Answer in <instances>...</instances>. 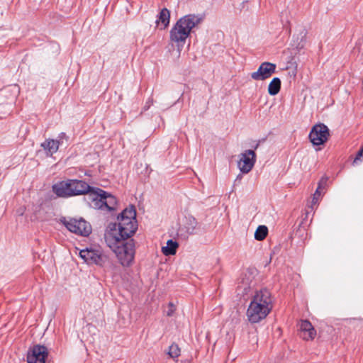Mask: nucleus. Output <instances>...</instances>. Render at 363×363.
<instances>
[{"mask_svg":"<svg viewBox=\"0 0 363 363\" xmlns=\"http://www.w3.org/2000/svg\"><path fill=\"white\" fill-rule=\"evenodd\" d=\"M90 187L86 182L79 179H67L58 182L52 186V191L61 198H69L80 195H86Z\"/></svg>","mask_w":363,"mask_h":363,"instance_id":"4","label":"nucleus"},{"mask_svg":"<svg viewBox=\"0 0 363 363\" xmlns=\"http://www.w3.org/2000/svg\"><path fill=\"white\" fill-rule=\"evenodd\" d=\"M330 137L329 129L323 123L315 124L309 133V139L313 145H321L326 143Z\"/></svg>","mask_w":363,"mask_h":363,"instance_id":"8","label":"nucleus"},{"mask_svg":"<svg viewBox=\"0 0 363 363\" xmlns=\"http://www.w3.org/2000/svg\"><path fill=\"white\" fill-rule=\"evenodd\" d=\"M325 183H326V180H323V179H321V180L320 181V182L318 183V188H317V189H316L315 192V193H314V194H313V201H314V200H318V198H319V197H320V189L322 188V185H323V184H325Z\"/></svg>","mask_w":363,"mask_h":363,"instance_id":"24","label":"nucleus"},{"mask_svg":"<svg viewBox=\"0 0 363 363\" xmlns=\"http://www.w3.org/2000/svg\"><path fill=\"white\" fill-rule=\"evenodd\" d=\"M251 301L257 302V303H260L262 306H269L271 309H272L273 307L271 293L267 289L257 291L252 296Z\"/></svg>","mask_w":363,"mask_h":363,"instance_id":"13","label":"nucleus"},{"mask_svg":"<svg viewBox=\"0 0 363 363\" xmlns=\"http://www.w3.org/2000/svg\"><path fill=\"white\" fill-rule=\"evenodd\" d=\"M106 191L97 187H90V191L87 193L88 198L90 200V206L94 209L106 211L105 208L106 202L104 201V195Z\"/></svg>","mask_w":363,"mask_h":363,"instance_id":"9","label":"nucleus"},{"mask_svg":"<svg viewBox=\"0 0 363 363\" xmlns=\"http://www.w3.org/2000/svg\"><path fill=\"white\" fill-rule=\"evenodd\" d=\"M238 166L240 172L247 174L253 168L256 162V154L254 150H247L239 155Z\"/></svg>","mask_w":363,"mask_h":363,"instance_id":"10","label":"nucleus"},{"mask_svg":"<svg viewBox=\"0 0 363 363\" xmlns=\"http://www.w3.org/2000/svg\"><path fill=\"white\" fill-rule=\"evenodd\" d=\"M60 144V142L58 140L48 139L43 143L41 146L45 150L48 151L50 155H52L57 151Z\"/></svg>","mask_w":363,"mask_h":363,"instance_id":"15","label":"nucleus"},{"mask_svg":"<svg viewBox=\"0 0 363 363\" xmlns=\"http://www.w3.org/2000/svg\"><path fill=\"white\" fill-rule=\"evenodd\" d=\"M198 223L193 217L186 219V223L184 226L186 231L189 235H192L196 233Z\"/></svg>","mask_w":363,"mask_h":363,"instance_id":"20","label":"nucleus"},{"mask_svg":"<svg viewBox=\"0 0 363 363\" xmlns=\"http://www.w3.org/2000/svg\"><path fill=\"white\" fill-rule=\"evenodd\" d=\"M268 234V228L265 225H259L255 233V238L258 241L263 240Z\"/></svg>","mask_w":363,"mask_h":363,"instance_id":"21","label":"nucleus"},{"mask_svg":"<svg viewBox=\"0 0 363 363\" xmlns=\"http://www.w3.org/2000/svg\"><path fill=\"white\" fill-rule=\"evenodd\" d=\"M178 247L179 245L176 241L169 240L167 242V245L165 247H162V252L166 256L174 255L176 254Z\"/></svg>","mask_w":363,"mask_h":363,"instance_id":"17","label":"nucleus"},{"mask_svg":"<svg viewBox=\"0 0 363 363\" xmlns=\"http://www.w3.org/2000/svg\"><path fill=\"white\" fill-rule=\"evenodd\" d=\"M276 65L269 62H262L256 72L251 73V78L256 81H263L269 78L276 72Z\"/></svg>","mask_w":363,"mask_h":363,"instance_id":"11","label":"nucleus"},{"mask_svg":"<svg viewBox=\"0 0 363 363\" xmlns=\"http://www.w3.org/2000/svg\"><path fill=\"white\" fill-rule=\"evenodd\" d=\"M363 146L360 148V150L357 153L355 158L353 160V165L357 164L359 161L362 162L363 160Z\"/></svg>","mask_w":363,"mask_h":363,"instance_id":"25","label":"nucleus"},{"mask_svg":"<svg viewBox=\"0 0 363 363\" xmlns=\"http://www.w3.org/2000/svg\"><path fill=\"white\" fill-rule=\"evenodd\" d=\"M301 337L305 340L314 339L316 331L312 324L307 320H302L300 325Z\"/></svg>","mask_w":363,"mask_h":363,"instance_id":"14","label":"nucleus"},{"mask_svg":"<svg viewBox=\"0 0 363 363\" xmlns=\"http://www.w3.org/2000/svg\"><path fill=\"white\" fill-rule=\"evenodd\" d=\"M48 354V350L45 346L35 345L28 354L27 362L28 363H45Z\"/></svg>","mask_w":363,"mask_h":363,"instance_id":"12","label":"nucleus"},{"mask_svg":"<svg viewBox=\"0 0 363 363\" xmlns=\"http://www.w3.org/2000/svg\"><path fill=\"white\" fill-rule=\"evenodd\" d=\"M281 80L278 77H274L272 79V80L270 82L269 86H268V93L271 96L277 95L281 89Z\"/></svg>","mask_w":363,"mask_h":363,"instance_id":"19","label":"nucleus"},{"mask_svg":"<svg viewBox=\"0 0 363 363\" xmlns=\"http://www.w3.org/2000/svg\"><path fill=\"white\" fill-rule=\"evenodd\" d=\"M169 18H170V12L169 11L164 8L161 10L159 13L158 18L156 20V23L159 25L161 23L162 25L163 29L166 28L169 24Z\"/></svg>","mask_w":363,"mask_h":363,"instance_id":"16","label":"nucleus"},{"mask_svg":"<svg viewBox=\"0 0 363 363\" xmlns=\"http://www.w3.org/2000/svg\"><path fill=\"white\" fill-rule=\"evenodd\" d=\"M300 41L296 45L297 49L301 50L303 48L306 43V32L303 30L300 33Z\"/></svg>","mask_w":363,"mask_h":363,"instance_id":"23","label":"nucleus"},{"mask_svg":"<svg viewBox=\"0 0 363 363\" xmlns=\"http://www.w3.org/2000/svg\"><path fill=\"white\" fill-rule=\"evenodd\" d=\"M117 219L118 223H110L106 232L114 230L116 235H119L122 238H130L138 228L135 206L131 205L125 208Z\"/></svg>","mask_w":363,"mask_h":363,"instance_id":"3","label":"nucleus"},{"mask_svg":"<svg viewBox=\"0 0 363 363\" xmlns=\"http://www.w3.org/2000/svg\"><path fill=\"white\" fill-rule=\"evenodd\" d=\"M116 233L106 232L105 242L107 246L116 254L120 263L124 267L130 266L135 257V241L133 239L122 238Z\"/></svg>","mask_w":363,"mask_h":363,"instance_id":"1","label":"nucleus"},{"mask_svg":"<svg viewBox=\"0 0 363 363\" xmlns=\"http://www.w3.org/2000/svg\"><path fill=\"white\" fill-rule=\"evenodd\" d=\"M258 146H259V143H257V145L255 147V149H257L258 147Z\"/></svg>","mask_w":363,"mask_h":363,"instance_id":"28","label":"nucleus"},{"mask_svg":"<svg viewBox=\"0 0 363 363\" xmlns=\"http://www.w3.org/2000/svg\"><path fill=\"white\" fill-rule=\"evenodd\" d=\"M79 257L87 264H96L99 267H105L108 262V257L102 253L99 250L85 248L79 251Z\"/></svg>","mask_w":363,"mask_h":363,"instance_id":"5","label":"nucleus"},{"mask_svg":"<svg viewBox=\"0 0 363 363\" xmlns=\"http://www.w3.org/2000/svg\"><path fill=\"white\" fill-rule=\"evenodd\" d=\"M167 354L171 358H177L180 355V348L178 345L172 343L169 347Z\"/></svg>","mask_w":363,"mask_h":363,"instance_id":"22","label":"nucleus"},{"mask_svg":"<svg viewBox=\"0 0 363 363\" xmlns=\"http://www.w3.org/2000/svg\"><path fill=\"white\" fill-rule=\"evenodd\" d=\"M175 309H176V308H175L174 305L172 303H171V302H170V303H169V309H168V311H167V315L168 316H172V315L174 314V311H175Z\"/></svg>","mask_w":363,"mask_h":363,"instance_id":"26","label":"nucleus"},{"mask_svg":"<svg viewBox=\"0 0 363 363\" xmlns=\"http://www.w3.org/2000/svg\"><path fill=\"white\" fill-rule=\"evenodd\" d=\"M60 220L70 232L75 234L88 236L91 232L90 224L84 219L69 218L67 220L66 218H62Z\"/></svg>","mask_w":363,"mask_h":363,"instance_id":"6","label":"nucleus"},{"mask_svg":"<svg viewBox=\"0 0 363 363\" xmlns=\"http://www.w3.org/2000/svg\"><path fill=\"white\" fill-rule=\"evenodd\" d=\"M104 201L106 202L105 208L108 211H115L117 206V200L114 196L106 192V194L104 195Z\"/></svg>","mask_w":363,"mask_h":363,"instance_id":"18","label":"nucleus"},{"mask_svg":"<svg viewBox=\"0 0 363 363\" xmlns=\"http://www.w3.org/2000/svg\"><path fill=\"white\" fill-rule=\"evenodd\" d=\"M203 18L201 14H187L180 18L172 28L169 38L172 42L177 44L179 52L183 48L193 29L201 24Z\"/></svg>","mask_w":363,"mask_h":363,"instance_id":"2","label":"nucleus"},{"mask_svg":"<svg viewBox=\"0 0 363 363\" xmlns=\"http://www.w3.org/2000/svg\"><path fill=\"white\" fill-rule=\"evenodd\" d=\"M271 311L269 306L251 301L247 311V317L250 323H257L264 319Z\"/></svg>","mask_w":363,"mask_h":363,"instance_id":"7","label":"nucleus"},{"mask_svg":"<svg viewBox=\"0 0 363 363\" xmlns=\"http://www.w3.org/2000/svg\"><path fill=\"white\" fill-rule=\"evenodd\" d=\"M60 140L61 139H63V138H66V134L65 133H61L60 135H59V137Z\"/></svg>","mask_w":363,"mask_h":363,"instance_id":"27","label":"nucleus"}]
</instances>
